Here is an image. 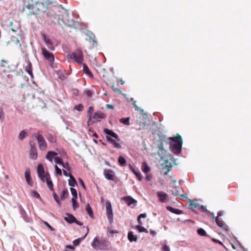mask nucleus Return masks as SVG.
I'll return each mask as SVG.
<instances>
[{"label": "nucleus", "mask_w": 251, "mask_h": 251, "mask_svg": "<svg viewBox=\"0 0 251 251\" xmlns=\"http://www.w3.org/2000/svg\"><path fill=\"white\" fill-rule=\"evenodd\" d=\"M39 1L40 0H25V7H23L22 11L24 12L26 10H28V12L27 13L28 17L37 14L39 12V8L37 7V5Z\"/></svg>", "instance_id": "1"}, {"label": "nucleus", "mask_w": 251, "mask_h": 251, "mask_svg": "<svg viewBox=\"0 0 251 251\" xmlns=\"http://www.w3.org/2000/svg\"><path fill=\"white\" fill-rule=\"evenodd\" d=\"M169 140L172 142L170 144L172 151L176 154L180 153L182 146V139L181 136L177 134L176 137H170Z\"/></svg>", "instance_id": "2"}, {"label": "nucleus", "mask_w": 251, "mask_h": 251, "mask_svg": "<svg viewBox=\"0 0 251 251\" xmlns=\"http://www.w3.org/2000/svg\"><path fill=\"white\" fill-rule=\"evenodd\" d=\"M92 247L96 250H108L112 247L110 242L105 239H99L98 237H95L92 243Z\"/></svg>", "instance_id": "3"}, {"label": "nucleus", "mask_w": 251, "mask_h": 251, "mask_svg": "<svg viewBox=\"0 0 251 251\" xmlns=\"http://www.w3.org/2000/svg\"><path fill=\"white\" fill-rule=\"evenodd\" d=\"M103 132L106 134L107 135L106 136V138L109 142L112 143L113 145H114V147L116 148H117V149L121 148V146L120 145V144L119 143H117L114 139H113L112 138H111L109 136H111L112 137H113L116 139H118V135L116 133L114 132L112 130H109L108 128H104Z\"/></svg>", "instance_id": "4"}, {"label": "nucleus", "mask_w": 251, "mask_h": 251, "mask_svg": "<svg viewBox=\"0 0 251 251\" xmlns=\"http://www.w3.org/2000/svg\"><path fill=\"white\" fill-rule=\"evenodd\" d=\"M65 14L66 17H67L68 18H69L70 16H69V13L67 12H65ZM57 21H58V24L60 26H62L64 25H66L70 27H75V25L76 24V23L72 18L66 19L65 18H64L63 19H61V18H59Z\"/></svg>", "instance_id": "5"}, {"label": "nucleus", "mask_w": 251, "mask_h": 251, "mask_svg": "<svg viewBox=\"0 0 251 251\" xmlns=\"http://www.w3.org/2000/svg\"><path fill=\"white\" fill-rule=\"evenodd\" d=\"M33 136L37 140L39 149L42 151H45L47 148V144L44 137L41 134L37 133L33 134Z\"/></svg>", "instance_id": "6"}, {"label": "nucleus", "mask_w": 251, "mask_h": 251, "mask_svg": "<svg viewBox=\"0 0 251 251\" xmlns=\"http://www.w3.org/2000/svg\"><path fill=\"white\" fill-rule=\"evenodd\" d=\"M106 216L109 223H112L113 221V213L111 202L107 201L105 202Z\"/></svg>", "instance_id": "7"}, {"label": "nucleus", "mask_w": 251, "mask_h": 251, "mask_svg": "<svg viewBox=\"0 0 251 251\" xmlns=\"http://www.w3.org/2000/svg\"><path fill=\"white\" fill-rule=\"evenodd\" d=\"M30 150L29 151V157L30 159L35 160L37 158V151L35 147V143L34 141H31L29 142Z\"/></svg>", "instance_id": "8"}, {"label": "nucleus", "mask_w": 251, "mask_h": 251, "mask_svg": "<svg viewBox=\"0 0 251 251\" xmlns=\"http://www.w3.org/2000/svg\"><path fill=\"white\" fill-rule=\"evenodd\" d=\"M73 58L78 63H82L83 61V52L80 49H77L73 53Z\"/></svg>", "instance_id": "9"}, {"label": "nucleus", "mask_w": 251, "mask_h": 251, "mask_svg": "<svg viewBox=\"0 0 251 251\" xmlns=\"http://www.w3.org/2000/svg\"><path fill=\"white\" fill-rule=\"evenodd\" d=\"M42 54L44 58L49 62L52 63L54 60V57L52 53L50 52L45 48H42Z\"/></svg>", "instance_id": "10"}, {"label": "nucleus", "mask_w": 251, "mask_h": 251, "mask_svg": "<svg viewBox=\"0 0 251 251\" xmlns=\"http://www.w3.org/2000/svg\"><path fill=\"white\" fill-rule=\"evenodd\" d=\"M37 171L38 176L41 179L42 181L45 182L46 173H45L44 168L42 164H40L38 165Z\"/></svg>", "instance_id": "11"}, {"label": "nucleus", "mask_w": 251, "mask_h": 251, "mask_svg": "<svg viewBox=\"0 0 251 251\" xmlns=\"http://www.w3.org/2000/svg\"><path fill=\"white\" fill-rule=\"evenodd\" d=\"M103 174L106 179L108 180H114L115 177V173L112 170L105 169L104 170Z\"/></svg>", "instance_id": "12"}, {"label": "nucleus", "mask_w": 251, "mask_h": 251, "mask_svg": "<svg viewBox=\"0 0 251 251\" xmlns=\"http://www.w3.org/2000/svg\"><path fill=\"white\" fill-rule=\"evenodd\" d=\"M122 200L124 201L128 206H131L132 204L135 206L137 202V201L134 200L130 196H126L123 198Z\"/></svg>", "instance_id": "13"}, {"label": "nucleus", "mask_w": 251, "mask_h": 251, "mask_svg": "<svg viewBox=\"0 0 251 251\" xmlns=\"http://www.w3.org/2000/svg\"><path fill=\"white\" fill-rule=\"evenodd\" d=\"M105 115L101 112L99 111L95 112L92 116V120H94L95 121H100L101 119H104Z\"/></svg>", "instance_id": "14"}, {"label": "nucleus", "mask_w": 251, "mask_h": 251, "mask_svg": "<svg viewBox=\"0 0 251 251\" xmlns=\"http://www.w3.org/2000/svg\"><path fill=\"white\" fill-rule=\"evenodd\" d=\"M212 215L213 217V218L215 219V222L217 225L219 227L223 228L224 229L227 230V226L225 224L224 222L218 217H215L213 214H212Z\"/></svg>", "instance_id": "15"}, {"label": "nucleus", "mask_w": 251, "mask_h": 251, "mask_svg": "<svg viewBox=\"0 0 251 251\" xmlns=\"http://www.w3.org/2000/svg\"><path fill=\"white\" fill-rule=\"evenodd\" d=\"M25 176L27 184L30 186H32L33 182L30 177V171L29 168L26 169L25 173Z\"/></svg>", "instance_id": "16"}, {"label": "nucleus", "mask_w": 251, "mask_h": 251, "mask_svg": "<svg viewBox=\"0 0 251 251\" xmlns=\"http://www.w3.org/2000/svg\"><path fill=\"white\" fill-rule=\"evenodd\" d=\"M42 36L44 42L48 46L49 49L50 50H54V47L53 46V44L52 41L50 39L47 38L45 34H42Z\"/></svg>", "instance_id": "17"}, {"label": "nucleus", "mask_w": 251, "mask_h": 251, "mask_svg": "<svg viewBox=\"0 0 251 251\" xmlns=\"http://www.w3.org/2000/svg\"><path fill=\"white\" fill-rule=\"evenodd\" d=\"M26 63V65L25 66V70L31 77H33L32 64L29 60H27Z\"/></svg>", "instance_id": "18"}, {"label": "nucleus", "mask_w": 251, "mask_h": 251, "mask_svg": "<svg viewBox=\"0 0 251 251\" xmlns=\"http://www.w3.org/2000/svg\"><path fill=\"white\" fill-rule=\"evenodd\" d=\"M157 195L160 201L161 202H165L166 201L168 198V195L166 193L162 191H159L157 193Z\"/></svg>", "instance_id": "19"}, {"label": "nucleus", "mask_w": 251, "mask_h": 251, "mask_svg": "<svg viewBox=\"0 0 251 251\" xmlns=\"http://www.w3.org/2000/svg\"><path fill=\"white\" fill-rule=\"evenodd\" d=\"M45 181L47 182V185L50 189V190L52 192L54 191V189L53 187V183L52 181L50 180V174L48 173H46V176L45 177Z\"/></svg>", "instance_id": "20"}, {"label": "nucleus", "mask_w": 251, "mask_h": 251, "mask_svg": "<svg viewBox=\"0 0 251 251\" xmlns=\"http://www.w3.org/2000/svg\"><path fill=\"white\" fill-rule=\"evenodd\" d=\"M66 216H67L64 218V219L68 223L72 224L76 222V218L72 214L67 213Z\"/></svg>", "instance_id": "21"}, {"label": "nucleus", "mask_w": 251, "mask_h": 251, "mask_svg": "<svg viewBox=\"0 0 251 251\" xmlns=\"http://www.w3.org/2000/svg\"><path fill=\"white\" fill-rule=\"evenodd\" d=\"M181 189L179 187L175 186L172 190V194L175 196H180L182 197H185L184 195H180Z\"/></svg>", "instance_id": "22"}, {"label": "nucleus", "mask_w": 251, "mask_h": 251, "mask_svg": "<svg viewBox=\"0 0 251 251\" xmlns=\"http://www.w3.org/2000/svg\"><path fill=\"white\" fill-rule=\"evenodd\" d=\"M57 155V153L53 151H49L46 156V158L47 160L50 162H52L53 158Z\"/></svg>", "instance_id": "23"}, {"label": "nucleus", "mask_w": 251, "mask_h": 251, "mask_svg": "<svg viewBox=\"0 0 251 251\" xmlns=\"http://www.w3.org/2000/svg\"><path fill=\"white\" fill-rule=\"evenodd\" d=\"M83 70L84 73L89 76L91 78H93L94 75L92 72L89 70L88 67L85 64H83Z\"/></svg>", "instance_id": "24"}, {"label": "nucleus", "mask_w": 251, "mask_h": 251, "mask_svg": "<svg viewBox=\"0 0 251 251\" xmlns=\"http://www.w3.org/2000/svg\"><path fill=\"white\" fill-rule=\"evenodd\" d=\"M166 209L172 213H175L177 215H180L182 213V211L178 209H176L170 206H167Z\"/></svg>", "instance_id": "25"}, {"label": "nucleus", "mask_w": 251, "mask_h": 251, "mask_svg": "<svg viewBox=\"0 0 251 251\" xmlns=\"http://www.w3.org/2000/svg\"><path fill=\"white\" fill-rule=\"evenodd\" d=\"M128 239L131 242H136L137 240V237L134 235L132 231H129L127 235Z\"/></svg>", "instance_id": "26"}, {"label": "nucleus", "mask_w": 251, "mask_h": 251, "mask_svg": "<svg viewBox=\"0 0 251 251\" xmlns=\"http://www.w3.org/2000/svg\"><path fill=\"white\" fill-rule=\"evenodd\" d=\"M129 168L132 171V172L135 174V175L136 176L137 178L139 180H141L142 179V176L140 173L136 170L132 166L129 165Z\"/></svg>", "instance_id": "27"}, {"label": "nucleus", "mask_w": 251, "mask_h": 251, "mask_svg": "<svg viewBox=\"0 0 251 251\" xmlns=\"http://www.w3.org/2000/svg\"><path fill=\"white\" fill-rule=\"evenodd\" d=\"M86 211L87 214L89 215V216L91 218H94V216L93 212V211L92 210L91 207V206L89 204H87L86 205Z\"/></svg>", "instance_id": "28"}, {"label": "nucleus", "mask_w": 251, "mask_h": 251, "mask_svg": "<svg viewBox=\"0 0 251 251\" xmlns=\"http://www.w3.org/2000/svg\"><path fill=\"white\" fill-rule=\"evenodd\" d=\"M94 109L92 106H90L88 109V111H87V115L89 117V119L88 121V123L89 124L92 121V116H93L92 113L93 112Z\"/></svg>", "instance_id": "29"}, {"label": "nucleus", "mask_w": 251, "mask_h": 251, "mask_svg": "<svg viewBox=\"0 0 251 251\" xmlns=\"http://www.w3.org/2000/svg\"><path fill=\"white\" fill-rule=\"evenodd\" d=\"M200 206V204L198 203L197 200L191 201L190 202V206L191 209L198 208Z\"/></svg>", "instance_id": "30"}, {"label": "nucleus", "mask_w": 251, "mask_h": 251, "mask_svg": "<svg viewBox=\"0 0 251 251\" xmlns=\"http://www.w3.org/2000/svg\"><path fill=\"white\" fill-rule=\"evenodd\" d=\"M142 170L145 173H147L150 171V167L146 162H143L142 165Z\"/></svg>", "instance_id": "31"}, {"label": "nucleus", "mask_w": 251, "mask_h": 251, "mask_svg": "<svg viewBox=\"0 0 251 251\" xmlns=\"http://www.w3.org/2000/svg\"><path fill=\"white\" fill-rule=\"evenodd\" d=\"M142 225H137L136 226V229L138 230L139 232H144L146 233H148L149 232L147 229L145 228L144 227L141 226Z\"/></svg>", "instance_id": "32"}, {"label": "nucleus", "mask_w": 251, "mask_h": 251, "mask_svg": "<svg viewBox=\"0 0 251 251\" xmlns=\"http://www.w3.org/2000/svg\"><path fill=\"white\" fill-rule=\"evenodd\" d=\"M76 184V181L75 177L73 176H71L69 180V185L71 186L74 187Z\"/></svg>", "instance_id": "33"}, {"label": "nucleus", "mask_w": 251, "mask_h": 251, "mask_svg": "<svg viewBox=\"0 0 251 251\" xmlns=\"http://www.w3.org/2000/svg\"><path fill=\"white\" fill-rule=\"evenodd\" d=\"M69 193L68 191V190L66 189H64L63 190L61 195L60 196V198L61 200H64L68 196Z\"/></svg>", "instance_id": "34"}, {"label": "nucleus", "mask_w": 251, "mask_h": 251, "mask_svg": "<svg viewBox=\"0 0 251 251\" xmlns=\"http://www.w3.org/2000/svg\"><path fill=\"white\" fill-rule=\"evenodd\" d=\"M77 199L72 198V202L73 209L75 210L79 206V204L76 202Z\"/></svg>", "instance_id": "35"}, {"label": "nucleus", "mask_w": 251, "mask_h": 251, "mask_svg": "<svg viewBox=\"0 0 251 251\" xmlns=\"http://www.w3.org/2000/svg\"><path fill=\"white\" fill-rule=\"evenodd\" d=\"M120 121L125 125L129 126L130 125L129 117L126 118H122L120 120Z\"/></svg>", "instance_id": "36"}, {"label": "nucleus", "mask_w": 251, "mask_h": 251, "mask_svg": "<svg viewBox=\"0 0 251 251\" xmlns=\"http://www.w3.org/2000/svg\"><path fill=\"white\" fill-rule=\"evenodd\" d=\"M119 163L121 166H125L126 163V159L122 156H120L118 159Z\"/></svg>", "instance_id": "37"}, {"label": "nucleus", "mask_w": 251, "mask_h": 251, "mask_svg": "<svg viewBox=\"0 0 251 251\" xmlns=\"http://www.w3.org/2000/svg\"><path fill=\"white\" fill-rule=\"evenodd\" d=\"M27 135V132L25 130H22L19 135V139L22 140Z\"/></svg>", "instance_id": "38"}, {"label": "nucleus", "mask_w": 251, "mask_h": 251, "mask_svg": "<svg viewBox=\"0 0 251 251\" xmlns=\"http://www.w3.org/2000/svg\"><path fill=\"white\" fill-rule=\"evenodd\" d=\"M146 217L147 214L146 213L141 214L139 215L137 218V221L140 225H143V223L141 220V218H145Z\"/></svg>", "instance_id": "39"}, {"label": "nucleus", "mask_w": 251, "mask_h": 251, "mask_svg": "<svg viewBox=\"0 0 251 251\" xmlns=\"http://www.w3.org/2000/svg\"><path fill=\"white\" fill-rule=\"evenodd\" d=\"M70 190H71V194L73 196L72 198L77 199V194L76 190L75 188H71Z\"/></svg>", "instance_id": "40"}, {"label": "nucleus", "mask_w": 251, "mask_h": 251, "mask_svg": "<svg viewBox=\"0 0 251 251\" xmlns=\"http://www.w3.org/2000/svg\"><path fill=\"white\" fill-rule=\"evenodd\" d=\"M197 232L201 236H206V231L201 228L198 229L197 230Z\"/></svg>", "instance_id": "41"}, {"label": "nucleus", "mask_w": 251, "mask_h": 251, "mask_svg": "<svg viewBox=\"0 0 251 251\" xmlns=\"http://www.w3.org/2000/svg\"><path fill=\"white\" fill-rule=\"evenodd\" d=\"M54 161L56 163L58 164H63V160L62 158L58 156H56L54 158Z\"/></svg>", "instance_id": "42"}, {"label": "nucleus", "mask_w": 251, "mask_h": 251, "mask_svg": "<svg viewBox=\"0 0 251 251\" xmlns=\"http://www.w3.org/2000/svg\"><path fill=\"white\" fill-rule=\"evenodd\" d=\"M53 198L55 200V201H56V202L57 203V204L59 205V206H61V202L59 201V199L57 196V195L53 192Z\"/></svg>", "instance_id": "43"}, {"label": "nucleus", "mask_w": 251, "mask_h": 251, "mask_svg": "<svg viewBox=\"0 0 251 251\" xmlns=\"http://www.w3.org/2000/svg\"><path fill=\"white\" fill-rule=\"evenodd\" d=\"M74 109H75L78 111H82L83 109V106L81 104H79L75 106Z\"/></svg>", "instance_id": "44"}, {"label": "nucleus", "mask_w": 251, "mask_h": 251, "mask_svg": "<svg viewBox=\"0 0 251 251\" xmlns=\"http://www.w3.org/2000/svg\"><path fill=\"white\" fill-rule=\"evenodd\" d=\"M61 165L62 166V167L66 169L68 171H71V167H70L69 163L68 162L64 163L63 162V164H61Z\"/></svg>", "instance_id": "45"}, {"label": "nucleus", "mask_w": 251, "mask_h": 251, "mask_svg": "<svg viewBox=\"0 0 251 251\" xmlns=\"http://www.w3.org/2000/svg\"><path fill=\"white\" fill-rule=\"evenodd\" d=\"M54 168L56 171V173L59 176H62L61 170L60 168H59L56 165H55Z\"/></svg>", "instance_id": "46"}, {"label": "nucleus", "mask_w": 251, "mask_h": 251, "mask_svg": "<svg viewBox=\"0 0 251 251\" xmlns=\"http://www.w3.org/2000/svg\"><path fill=\"white\" fill-rule=\"evenodd\" d=\"M212 241L215 243L220 244V245L224 247L225 248H226V247L225 246V245L223 244V243L222 242H221L220 241H219V240L216 239L215 238H212Z\"/></svg>", "instance_id": "47"}, {"label": "nucleus", "mask_w": 251, "mask_h": 251, "mask_svg": "<svg viewBox=\"0 0 251 251\" xmlns=\"http://www.w3.org/2000/svg\"><path fill=\"white\" fill-rule=\"evenodd\" d=\"M161 251H170V249L169 246L165 244L161 248Z\"/></svg>", "instance_id": "48"}, {"label": "nucleus", "mask_w": 251, "mask_h": 251, "mask_svg": "<svg viewBox=\"0 0 251 251\" xmlns=\"http://www.w3.org/2000/svg\"><path fill=\"white\" fill-rule=\"evenodd\" d=\"M80 241H81L80 239H77L73 241L74 246H77L79 245L80 244Z\"/></svg>", "instance_id": "49"}, {"label": "nucleus", "mask_w": 251, "mask_h": 251, "mask_svg": "<svg viewBox=\"0 0 251 251\" xmlns=\"http://www.w3.org/2000/svg\"><path fill=\"white\" fill-rule=\"evenodd\" d=\"M44 224L46 225L50 230L54 231V229L47 222L44 221Z\"/></svg>", "instance_id": "50"}, {"label": "nucleus", "mask_w": 251, "mask_h": 251, "mask_svg": "<svg viewBox=\"0 0 251 251\" xmlns=\"http://www.w3.org/2000/svg\"><path fill=\"white\" fill-rule=\"evenodd\" d=\"M85 94L89 97H91L93 95V93L92 92V91L90 90H86L85 92Z\"/></svg>", "instance_id": "51"}, {"label": "nucleus", "mask_w": 251, "mask_h": 251, "mask_svg": "<svg viewBox=\"0 0 251 251\" xmlns=\"http://www.w3.org/2000/svg\"><path fill=\"white\" fill-rule=\"evenodd\" d=\"M7 63V61L5 60H1L0 61V67H4L5 64Z\"/></svg>", "instance_id": "52"}, {"label": "nucleus", "mask_w": 251, "mask_h": 251, "mask_svg": "<svg viewBox=\"0 0 251 251\" xmlns=\"http://www.w3.org/2000/svg\"><path fill=\"white\" fill-rule=\"evenodd\" d=\"M4 119V114L2 110H0V119L1 121H3Z\"/></svg>", "instance_id": "53"}, {"label": "nucleus", "mask_w": 251, "mask_h": 251, "mask_svg": "<svg viewBox=\"0 0 251 251\" xmlns=\"http://www.w3.org/2000/svg\"><path fill=\"white\" fill-rule=\"evenodd\" d=\"M32 196L35 198H40V195L36 191L32 192Z\"/></svg>", "instance_id": "54"}, {"label": "nucleus", "mask_w": 251, "mask_h": 251, "mask_svg": "<svg viewBox=\"0 0 251 251\" xmlns=\"http://www.w3.org/2000/svg\"><path fill=\"white\" fill-rule=\"evenodd\" d=\"M78 180H79V182L80 183V184L81 185V186L84 189H85V184L82 180V179L81 178H79L78 179Z\"/></svg>", "instance_id": "55"}, {"label": "nucleus", "mask_w": 251, "mask_h": 251, "mask_svg": "<svg viewBox=\"0 0 251 251\" xmlns=\"http://www.w3.org/2000/svg\"><path fill=\"white\" fill-rule=\"evenodd\" d=\"M198 208H199V209L202 211L205 212L207 211L206 207L203 205H200Z\"/></svg>", "instance_id": "56"}, {"label": "nucleus", "mask_w": 251, "mask_h": 251, "mask_svg": "<svg viewBox=\"0 0 251 251\" xmlns=\"http://www.w3.org/2000/svg\"><path fill=\"white\" fill-rule=\"evenodd\" d=\"M63 172L64 175L66 176L71 177V176H72L71 174H69V173H67V171L66 170H63Z\"/></svg>", "instance_id": "57"}, {"label": "nucleus", "mask_w": 251, "mask_h": 251, "mask_svg": "<svg viewBox=\"0 0 251 251\" xmlns=\"http://www.w3.org/2000/svg\"><path fill=\"white\" fill-rule=\"evenodd\" d=\"M65 248H66V249H70L72 250H74L75 249V247L72 245H66L65 246Z\"/></svg>", "instance_id": "58"}, {"label": "nucleus", "mask_w": 251, "mask_h": 251, "mask_svg": "<svg viewBox=\"0 0 251 251\" xmlns=\"http://www.w3.org/2000/svg\"><path fill=\"white\" fill-rule=\"evenodd\" d=\"M49 141L50 142L53 143L55 141V139L53 137H51L50 138H49Z\"/></svg>", "instance_id": "59"}, {"label": "nucleus", "mask_w": 251, "mask_h": 251, "mask_svg": "<svg viewBox=\"0 0 251 251\" xmlns=\"http://www.w3.org/2000/svg\"><path fill=\"white\" fill-rule=\"evenodd\" d=\"M106 108H107L108 109H113L114 108L113 105H111V104H108L106 105Z\"/></svg>", "instance_id": "60"}, {"label": "nucleus", "mask_w": 251, "mask_h": 251, "mask_svg": "<svg viewBox=\"0 0 251 251\" xmlns=\"http://www.w3.org/2000/svg\"><path fill=\"white\" fill-rule=\"evenodd\" d=\"M75 223L76 225H78V226H81L83 225V223L77 221L76 219V222H74Z\"/></svg>", "instance_id": "61"}, {"label": "nucleus", "mask_w": 251, "mask_h": 251, "mask_svg": "<svg viewBox=\"0 0 251 251\" xmlns=\"http://www.w3.org/2000/svg\"><path fill=\"white\" fill-rule=\"evenodd\" d=\"M151 179V176L150 175H147L146 179L148 181H150Z\"/></svg>", "instance_id": "62"}, {"label": "nucleus", "mask_w": 251, "mask_h": 251, "mask_svg": "<svg viewBox=\"0 0 251 251\" xmlns=\"http://www.w3.org/2000/svg\"><path fill=\"white\" fill-rule=\"evenodd\" d=\"M132 104H133V105L134 107H135V109H136V110H138L139 109V107H138V106L136 105V101H134V102H133V103H132Z\"/></svg>", "instance_id": "63"}, {"label": "nucleus", "mask_w": 251, "mask_h": 251, "mask_svg": "<svg viewBox=\"0 0 251 251\" xmlns=\"http://www.w3.org/2000/svg\"><path fill=\"white\" fill-rule=\"evenodd\" d=\"M150 232V233H151V235H152L153 236L155 235H156V232L155 231L152 230H151Z\"/></svg>", "instance_id": "64"}]
</instances>
